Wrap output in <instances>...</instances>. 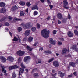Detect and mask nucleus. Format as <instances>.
Here are the masks:
<instances>
[{"label":"nucleus","instance_id":"473e14b6","mask_svg":"<svg viewBox=\"0 0 78 78\" xmlns=\"http://www.w3.org/2000/svg\"><path fill=\"white\" fill-rule=\"evenodd\" d=\"M12 69H14L13 66H10L9 67V71H10V70H12Z\"/></svg>","mask_w":78,"mask_h":78},{"label":"nucleus","instance_id":"49530a36","mask_svg":"<svg viewBox=\"0 0 78 78\" xmlns=\"http://www.w3.org/2000/svg\"><path fill=\"white\" fill-rule=\"evenodd\" d=\"M56 31L54 30L53 31V34L55 35L56 34Z\"/></svg>","mask_w":78,"mask_h":78},{"label":"nucleus","instance_id":"603ef678","mask_svg":"<svg viewBox=\"0 0 78 78\" xmlns=\"http://www.w3.org/2000/svg\"><path fill=\"white\" fill-rule=\"evenodd\" d=\"M20 61H21V57H20L18 59V61H19V62H20Z\"/></svg>","mask_w":78,"mask_h":78},{"label":"nucleus","instance_id":"4c0bfd02","mask_svg":"<svg viewBox=\"0 0 78 78\" xmlns=\"http://www.w3.org/2000/svg\"><path fill=\"white\" fill-rule=\"evenodd\" d=\"M13 41H18V38L17 37H15L14 39H13Z\"/></svg>","mask_w":78,"mask_h":78},{"label":"nucleus","instance_id":"de8ad7c7","mask_svg":"<svg viewBox=\"0 0 78 78\" xmlns=\"http://www.w3.org/2000/svg\"><path fill=\"white\" fill-rule=\"evenodd\" d=\"M47 3H48V4H51V2H50V0H47Z\"/></svg>","mask_w":78,"mask_h":78},{"label":"nucleus","instance_id":"ddd939ff","mask_svg":"<svg viewBox=\"0 0 78 78\" xmlns=\"http://www.w3.org/2000/svg\"><path fill=\"white\" fill-rule=\"evenodd\" d=\"M7 60L10 61V62H12L14 61V58L11 56H9L7 58Z\"/></svg>","mask_w":78,"mask_h":78},{"label":"nucleus","instance_id":"423d86ee","mask_svg":"<svg viewBox=\"0 0 78 78\" xmlns=\"http://www.w3.org/2000/svg\"><path fill=\"white\" fill-rule=\"evenodd\" d=\"M49 42L50 44H52V45H55L56 44V42L55 41L53 40V39L52 38H50Z\"/></svg>","mask_w":78,"mask_h":78},{"label":"nucleus","instance_id":"e2e57ef3","mask_svg":"<svg viewBox=\"0 0 78 78\" xmlns=\"http://www.w3.org/2000/svg\"><path fill=\"white\" fill-rule=\"evenodd\" d=\"M27 40V38H24L23 39V41H26Z\"/></svg>","mask_w":78,"mask_h":78},{"label":"nucleus","instance_id":"dca6fc26","mask_svg":"<svg viewBox=\"0 0 78 78\" xmlns=\"http://www.w3.org/2000/svg\"><path fill=\"white\" fill-rule=\"evenodd\" d=\"M12 11H16V9H18V7L16 6V5L14 6L11 8Z\"/></svg>","mask_w":78,"mask_h":78},{"label":"nucleus","instance_id":"412c9836","mask_svg":"<svg viewBox=\"0 0 78 78\" xmlns=\"http://www.w3.org/2000/svg\"><path fill=\"white\" fill-rule=\"evenodd\" d=\"M34 77L35 78H37L39 77V75L37 73H34L33 74Z\"/></svg>","mask_w":78,"mask_h":78},{"label":"nucleus","instance_id":"f03ea898","mask_svg":"<svg viewBox=\"0 0 78 78\" xmlns=\"http://www.w3.org/2000/svg\"><path fill=\"white\" fill-rule=\"evenodd\" d=\"M22 25L24 28L28 29L30 27L33 26V23L30 22L29 23H27L25 24V23H22Z\"/></svg>","mask_w":78,"mask_h":78},{"label":"nucleus","instance_id":"3c124183","mask_svg":"<svg viewBox=\"0 0 78 78\" xmlns=\"http://www.w3.org/2000/svg\"><path fill=\"white\" fill-rule=\"evenodd\" d=\"M49 7H50V9H52V8H53V6L51 5H49Z\"/></svg>","mask_w":78,"mask_h":78},{"label":"nucleus","instance_id":"f8f14e48","mask_svg":"<svg viewBox=\"0 0 78 78\" xmlns=\"http://www.w3.org/2000/svg\"><path fill=\"white\" fill-rule=\"evenodd\" d=\"M0 58L2 60V62H5L6 61V58L5 57L1 56Z\"/></svg>","mask_w":78,"mask_h":78},{"label":"nucleus","instance_id":"a878e982","mask_svg":"<svg viewBox=\"0 0 78 78\" xmlns=\"http://www.w3.org/2000/svg\"><path fill=\"white\" fill-rule=\"evenodd\" d=\"M25 14V12L23 11H21L20 12V16H23Z\"/></svg>","mask_w":78,"mask_h":78},{"label":"nucleus","instance_id":"c03bdc74","mask_svg":"<svg viewBox=\"0 0 78 78\" xmlns=\"http://www.w3.org/2000/svg\"><path fill=\"white\" fill-rule=\"evenodd\" d=\"M72 76H73V74H71L70 75H68V78H71V77H72Z\"/></svg>","mask_w":78,"mask_h":78},{"label":"nucleus","instance_id":"6e6552de","mask_svg":"<svg viewBox=\"0 0 78 78\" xmlns=\"http://www.w3.org/2000/svg\"><path fill=\"white\" fill-rule=\"evenodd\" d=\"M31 9L32 10H34L35 9L38 10L39 9V7L36 5H34L31 8Z\"/></svg>","mask_w":78,"mask_h":78},{"label":"nucleus","instance_id":"c9c22d12","mask_svg":"<svg viewBox=\"0 0 78 78\" xmlns=\"http://www.w3.org/2000/svg\"><path fill=\"white\" fill-rule=\"evenodd\" d=\"M38 14V12L37 11H35L34 12V16H36V15H37Z\"/></svg>","mask_w":78,"mask_h":78},{"label":"nucleus","instance_id":"b1692460","mask_svg":"<svg viewBox=\"0 0 78 78\" xmlns=\"http://www.w3.org/2000/svg\"><path fill=\"white\" fill-rule=\"evenodd\" d=\"M33 40V37H30L28 39V41L29 42H31V41H32V40Z\"/></svg>","mask_w":78,"mask_h":78},{"label":"nucleus","instance_id":"0eeeda50","mask_svg":"<svg viewBox=\"0 0 78 78\" xmlns=\"http://www.w3.org/2000/svg\"><path fill=\"white\" fill-rule=\"evenodd\" d=\"M53 64L55 67H58L59 66V63L57 61H54L53 62Z\"/></svg>","mask_w":78,"mask_h":78},{"label":"nucleus","instance_id":"f3484780","mask_svg":"<svg viewBox=\"0 0 78 78\" xmlns=\"http://www.w3.org/2000/svg\"><path fill=\"white\" fill-rule=\"evenodd\" d=\"M67 51V50L66 48L64 49L62 51V55H65Z\"/></svg>","mask_w":78,"mask_h":78},{"label":"nucleus","instance_id":"4be33fe9","mask_svg":"<svg viewBox=\"0 0 78 78\" xmlns=\"http://www.w3.org/2000/svg\"><path fill=\"white\" fill-rule=\"evenodd\" d=\"M69 65L73 67H75V63L73 62H70V63H69Z\"/></svg>","mask_w":78,"mask_h":78},{"label":"nucleus","instance_id":"79ce46f5","mask_svg":"<svg viewBox=\"0 0 78 78\" xmlns=\"http://www.w3.org/2000/svg\"><path fill=\"white\" fill-rule=\"evenodd\" d=\"M59 40L61 41H62V42H63V41H64V38H59Z\"/></svg>","mask_w":78,"mask_h":78},{"label":"nucleus","instance_id":"1a4fd4ad","mask_svg":"<svg viewBox=\"0 0 78 78\" xmlns=\"http://www.w3.org/2000/svg\"><path fill=\"white\" fill-rule=\"evenodd\" d=\"M30 30H27L24 33V34L25 36H29V35H30Z\"/></svg>","mask_w":78,"mask_h":78},{"label":"nucleus","instance_id":"4d7b16f0","mask_svg":"<svg viewBox=\"0 0 78 78\" xmlns=\"http://www.w3.org/2000/svg\"><path fill=\"white\" fill-rule=\"evenodd\" d=\"M62 22L63 23H65L66 22V20L65 19H64L62 20Z\"/></svg>","mask_w":78,"mask_h":78},{"label":"nucleus","instance_id":"c756f323","mask_svg":"<svg viewBox=\"0 0 78 78\" xmlns=\"http://www.w3.org/2000/svg\"><path fill=\"white\" fill-rule=\"evenodd\" d=\"M74 33H75V35L78 36V31L76 30H74Z\"/></svg>","mask_w":78,"mask_h":78},{"label":"nucleus","instance_id":"37998d69","mask_svg":"<svg viewBox=\"0 0 78 78\" xmlns=\"http://www.w3.org/2000/svg\"><path fill=\"white\" fill-rule=\"evenodd\" d=\"M58 45H62V43L61 42L59 41L58 42Z\"/></svg>","mask_w":78,"mask_h":78},{"label":"nucleus","instance_id":"c85d7f7f","mask_svg":"<svg viewBox=\"0 0 78 78\" xmlns=\"http://www.w3.org/2000/svg\"><path fill=\"white\" fill-rule=\"evenodd\" d=\"M53 60H54V58H51V59H50L48 61V62H49V63H50V62H52V61H53Z\"/></svg>","mask_w":78,"mask_h":78},{"label":"nucleus","instance_id":"8fccbe9b","mask_svg":"<svg viewBox=\"0 0 78 78\" xmlns=\"http://www.w3.org/2000/svg\"><path fill=\"white\" fill-rule=\"evenodd\" d=\"M8 20H12V18L11 17H9L8 18Z\"/></svg>","mask_w":78,"mask_h":78},{"label":"nucleus","instance_id":"4468645a","mask_svg":"<svg viewBox=\"0 0 78 78\" xmlns=\"http://www.w3.org/2000/svg\"><path fill=\"white\" fill-rule=\"evenodd\" d=\"M67 34L69 37H70L73 36V33H72V32L70 31H69L67 32Z\"/></svg>","mask_w":78,"mask_h":78},{"label":"nucleus","instance_id":"e433bc0d","mask_svg":"<svg viewBox=\"0 0 78 78\" xmlns=\"http://www.w3.org/2000/svg\"><path fill=\"white\" fill-rule=\"evenodd\" d=\"M20 70L21 73H23L24 71V68H21L20 69Z\"/></svg>","mask_w":78,"mask_h":78},{"label":"nucleus","instance_id":"7ed1b4c3","mask_svg":"<svg viewBox=\"0 0 78 78\" xmlns=\"http://www.w3.org/2000/svg\"><path fill=\"white\" fill-rule=\"evenodd\" d=\"M16 54L19 56H22L23 55L25 54V52L24 51H22L20 50L17 51L16 52Z\"/></svg>","mask_w":78,"mask_h":78},{"label":"nucleus","instance_id":"bf43d9fd","mask_svg":"<svg viewBox=\"0 0 78 78\" xmlns=\"http://www.w3.org/2000/svg\"><path fill=\"white\" fill-rule=\"evenodd\" d=\"M58 24H61V21L59 20H58Z\"/></svg>","mask_w":78,"mask_h":78},{"label":"nucleus","instance_id":"a211bd4d","mask_svg":"<svg viewBox=\"0 0 78 78\" xmlns=\"http://www.w3.org/2000/svg\"><path fill=\"white\" fill-rule=\"evenodd\" d=\"M27 48V50H29V51H32V50L33 49V48H31L30 46H27L26 47Z\"/></svg>","mask_w":78,"mask_h":78},{"label":"nucleus","instance_id":"ea45409f","mask_svg":"<svg viewBox=\"0 0 78 78\" xmlns=\"http://www.w3.org/2000/svg\"><path fill=\"white\" fill-rule=\"evenodd\" d=\"M67 18L68 19H69V20L70 19V18H71V16H70V15L69 14H68V15L67 17Z\"/></svg>","mask_w":78,"mask_h":78},{"label":"nucleus","instance_id":"f257e3e1","mask_svg":"<svg viewBox=\"0 0 78 78\" xmlns=\"http://www.w3.org/2000/svg\"><path fill=\"white\" fill-rule=\"evenodd\" d=\"M49 34H50V31H47L46 29H44L41 31V34L43 37L46 39L48 38L49 37Z\"/></svg>","mask_w":78,"mask_h":78},{"label":"nucleus","instance_id":"bb28decb","mask_svg":"<svg viewBox=\"0 0 78 78\" xmlns=\"http://www.w3.org/2000/svg\"><path fill=\"white\" fill-rule=\"evenodd\" d=\"M36 30V28L35 27H33L31 28L32 31H33L34 32V31H35Z\"/></svg>","mask_w":78,"mask_h":78},{"label":"nucleus","instance_id":"58836bf2","mask_svg":"<svg viewBox=\"0 0 78 78\" xmlns=\"http://www.w3.org/2000/svg\"><path fill=\"white\" fill-rule=\"evenodd\" d=\"M13 69H16L17 68H19V66H17V65H16L13 66Z\"/></svg>","mask_w":78,"mask_h":78},{"label":"nucleus","instance_id":"864d4df0","mask_svg":"<svg viewBox=\"0 0 78 78\" xmlns=\"http://www.w3.org/2000/svg\"><path fill=\"white\" fill-rule=\"evenodd\" d=\"M56 73H55L54 74H52V76H53L54 77H55V76L56 75Z\"/></svg>","mask_w":78,"mask_h":78},{"label":"nucleus","instance_id":"39448f33","mask_svg":"<svg viewBox=\"0 0 78 78\" xmlns=\"http://www.w3.org/2000/svg\"><path fill=\"white\" fill-rule=\"evenodd\" d=\"M31 59V57L30 56H28L25 57L24 58V61L25 62H27L29 61V60Z\"/></svg>","mask_w":78,"mask_h":78},{"label":"nucleus","instance_id":"20e7f679","mask_svg":"<svg viewBox=\"0 0 78 78\" xmlns=\"http://www.w3.org/2000/svg\"><path fill=\"white\" fill-rule=\"evenodd\" d=\"M63 5H64L63 7H64L65 8H66V9H68L69 8V7H67V6L68 5V2H67V0H65L63 1Z\"/></svg>","mask_w":78,"mask_h":78},{"label":"nucleus","instance_id":"5fc2aeb1","mask_svg":"<svg viewBox=\"0 0 78 78\" xmlns=\"http://www.w3.org/2000/svg\"><path fill=\"white\" fill-rule=\"evenodd\" d=\"M5 25H6V26H8V25H9V23H5Z\"/></svg>","mask_w":78,"mask_h":78},{"label":"nucleus","instance_id":"a19ab883","mask_svg":"<svg viewBox=\"0 0 78 78\" xmlns=\"http://www.w3.org/2000/svg\"><path fill=\"white\" fill-rule=\"evenodd\" d=\"M45 52H46V53H49V54H51V51H46Z\"/></svg>","mask_w":78,"mask_h":78},{"label":"nucleus","instance_id":"aec40b11","mask_svg":"<svg viewBox=\"0 0 78 78\" xmlns=\"http://www.w3.org/2000/svg\"><path fill=\"white\" fill-rule=\"evenodd\" d=\"M19 4L21 6H25V3L23 1H20L19 2Z\"/></svg>","mask_w":78,"mask_h":78},{"label":"nucleus","instance_id":"338daca9","mask_svg":"<svg viewBox=\"0 0 78 78\" xmlns=\"http://www.w3.org/2000/svg\"><path fill=\"white\" fill-rule=\"evenodd\" d=\"M43 50V49L42 47H41L40 48L39 50Z\"/></svg>","mask_w":78,"mask_h":78},{"label":"nucleus","instance_id":"9b49d317","mask_svg":"<svg viewBox=\"0 0 78 78\" xmlns=\"http://www.w3.org/2000/svg\"><path fill=\"white\" fill-rule=\"evenodd\" d=\"M58 74L59 76L61 77V78H62V77H63V76H64V73L61 72V71H59Z\"/></svg>","mask_w":78,"mask_h":78},{"label":"nucleus","instance_id":"9d476101","mask_svg":"<svg viewBox=\"0 0 78 78\" xmlns=\"http://www.w3.org/2000/svg\"><path fill=\"white\" fill-rule=\"evenodd\" d=\"M57 17L58 18V19H63L62 15L60 13H58L57 14Z\"/></svg>","mask_w":78,"mask_h":78},{"label":"nucleus","instance_id":"6e6d98bb","mask_svg":"<svg viewBox=\"0 0 78 78\" xmlns=\"http://www.w3.org/2000/svg\"><path fill=\"white\" fill-rule=\"evenodd\" d=\"M9 33L11 36V37H12V34L11 32H10V31H9Z\"/></svg>","mask_w":78,"mask_h":78},{"label":"nucleus","instance_id":"13d9d810","mask_svg":"<svg viewBox=\"0 0 78 78\" xmlns=\"http://www.w3.org/2000/svg\"><path fill=\"white\" fill-rule=\"evenodd\" d=\"M26 12H27V13H28V8H27L26 10Z\"/></svg>","mask_w":78,"mask_h":78},{"label":"nucleus","instance_id":"0e129e2a","mask_svg":"<svg viewBox=\"0 0 78 78\" xmlns=\"http://www.w3.org/2000/svg\"><path fill=\"white\" fill-rule=\"evenodd\" d=\"M40 1L44 3V0H40Z\"/></svg>","mask_w":78,"mask_h":78},{"label":"nucleus","instance_id":"7c9ffc66","mask_svg":"<svg viewBox=\"0 0 78 78\" xmlns=\"http://www.w3.org/2000/svg\"><path fill=\"white\" fill-rule=\"evenodd\" d=\"M37 28L38 29H39L41 28V25L39 23H37L36 24Z\"/></svg>","mask_w":78,"mask_h":78},{"label":"nucleus","instance_id":"2f4dec72","mask_svg":"<svg viewBox=\"0 0 78 78\" xmlns=\"http://www.w3.org/2000/svg\"><path fill=\"white\" fill-rule=\"evenodd\" d=\"M21 66L22 68H23L24 69H25V66L24 65L23 63H21Z\"/></svg>","mask_w":78,"mask_h":78},{"label":"nucleus","instance_id":"6ab92c4d","mask_svg":"<svg viewBox=\"0 0 78 78\" xmlns=\"http://www.w3.org/2000/svg\"><path fill=\"white\" fill-rule=\"evenodd\" d=\"M5 6V3L3 2H1L0 3V6L2 8H4Z\"/></svg>","mask_w":78,"mask_h":78},{"label":"nucleus","instance_id":"69168bd1","mask_svg":"<svg viewBox=\"0 0 78 78\" xmlns=\"http://www.w3.org/2000/svg\"><path fill=\"white\" fill-rule=\"evenodd\" d=\"M55 70H53L52 71V73H55Z\"/></svg>","mask_w":78,"mask_h":78},{"label":"nucleus","instance_id":"052dcab7","mask_svg":"<svg viewBox=\"0 0 78 78\" xmlns=\"http://www.w3.org/2000/svg\"><path fill=\"white\" fill-rule=\"evenodd\" d=\"M41 62L42 61H41V60H40L38 61V63H41Z\"/></svg>","mask_w":78,"mask_h":78},{"label":"nucleus","instance_id":"393cba45","mask_svg":"<svg viewBox=\"0 0 78 78\" xmlns=\"http://www.w3.org/2000/svg\"><path fill=\"white\" fill-rule=\"evenodd\" d=\"M16 77V74H15V72H13V73H12V78H15Z\"/></svg>","mask_w":78,"mask_h":78},{"label":"nucleus","instance_id":"cd10ccee","mask_svg":"<svg viewBox=\"0 0 78 78\" xmlns=\"http://www.w3.org/2000/svg\"><path fill=\"white\" fill-rule=\"evenodd\" d=\"M6 19V17H4L2 18L0 20V22H3V21H4V20H5Z\"/></svg>","mask_w":78,"mask_h":78},{"label":"nucleus","instance_id":"774afa93","mask_svg":"<svg viewBox=\"0 0 78 78\" xmlns=\"http://www.w3.org/2000/svg\"><path fill=\"white\" fill-rule=\"evenodd\" d=\"M76 62L77 63V64H78V58L76 61Z\"/></svg>","mask_w":78,"mask_h":78},{"label":"nucleus","instance_id":"680f3d73","mask_svg":"<svg viewBox=\"0 0 78 78\" xmlns=\"http://www.w3.org/2000/svg\"><path fill=\"white\" fill-rule=\"evenodd\" d=\"M46 19L47 20H50V17L49 16H48L46 18Z\"/></svg>","mask_w":78,"mask_h":78},{"label":"nucleus","instance_id":"5701e85b","mask_svg":"<svg viewBox=\"0 0 78 78\" xmlns=\"http://www.w3.org/2000/svg\"><path fill=\"white\" fill-rule=\"evenodd\" d=\"M22 19H17V18H15L13 20V21L14 22H16L17 21H22Z\"/></svg>","mask_w":78,"mask_h":78},{"label":"nucleus","instance_id":"09e8293b","mask_svg":"<svg viewBox=\"0 0 78 78\" xmlns=\"http://www.w3.org/2000/svg\"><path fill=\"white\" fill-rule=\"evenodd\" d=\"M38 42H36L33 45L34 46V47H35L36 46V45H37V44Z\"/></svg>","mask_w":78,"mask_h":78},{"label":"nucleus","instance_id":"2eb2a0df","mask_svg":"<svg viewBox=\"0 0 78 78\" xmlns=\"http://www.w3.org/2000/svg\"><path fill=\"white\" fill-rule=\"evenodd\" d=\"M6 11V9L3 8L0 9V12L1 13H5Z\"/></svg>","mask_w":78,"mask_h":78},{"label":"nucleus","instance_id":"72a5a7b5","mask_svg":"<svg viewBox=\"0 0 78 78\" xmlns=\"http://www.w3.org/2000/svg\"><path fill=\"white\" fill-rule=\"evenodd\" d=\"M26 5L27 6H28V7L30 6H31V4L30 3V2H27L26 3Z\"/></svg>","mask_w":78,"mask_h":78},{"label":"nucleus","instance_id":"a18cd8bd","mask_svg":"<svg viewBox=\"0 0 78 78\" xmlns=\"http://www.w3.org/2000/svg\"><path fill=\"white\" fill-rule=\"evenodd\" d=\"M73 74L75 76H77V73L76 72H75L73 73Z\"/></svg>","mask_w":78,"mask_h":78},{"label":"nucleus","instance_id":"f704fd0d","mask_svg":"<svg viewBox=\"0 0 78 78\" xmlns=\"http://www.w3.org/2000/svg\"><path fill=\"white\" fill-rule=\"evenodd\" d=\"M18 31L19 32H20L22 30V28L20 27H19L18 28Z\"/></svg>","mask_w":78,"mask_h":78}]
</instances>
